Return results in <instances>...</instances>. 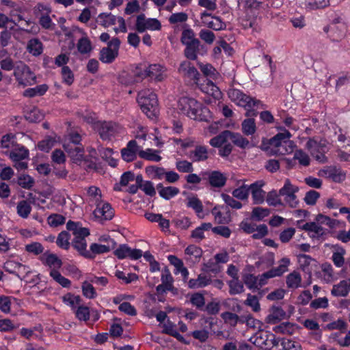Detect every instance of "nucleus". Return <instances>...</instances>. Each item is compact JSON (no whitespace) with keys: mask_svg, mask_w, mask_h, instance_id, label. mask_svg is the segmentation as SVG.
I'll use <instances>...</instances> for the list:
<instances>
[{"mask_svg":"<svg viewBox=\"0 0 350 350\" xmlns=\"http://www.w3.org/2000/svg\"><path fill=\"white\" fill-rule=\"evenodd\" d=\"M66 228L68 230L72 232L75 239H85V237L90 235L89 229L81 227L79 222L69 220L66 224Z\"/></svg>","mask_w":350,"mask_h":350,"instance_id":"12","label":"nucleus"},{"mask_svg":"<svg viewBox=\"0 0 350 350\" xmlns=\"http://www.w3.org/2000/svg\"><path fill=\"white\" fill-rule=\"evenodd\" d=\"M16 136L12 133H9L3 135L0 142V148L10 149L12 148L16 144Z\"/></svg>","mask_w":350,"mask_h":350,"instance_id":"35","label":"nucleus"},{"mask_svg":"<svg viewBox=\"0 0 350 350\" xmlns=\"http://www.w3.org/2000/svg\"><path fill=\"white\" fill-rule=\"evenodd\" d=\"M230 100L241 107L252 108L253 107H264V105L260 100L252 98L238 89L230 90L228 92Z\"/></svg>","mask_w":350,"mask_h":350,"instance_id":"6","label":"nucleus"},{"mask_svg":"<svg viewBox=\"0 0 350 350\" xmlns=\"http://www.w3.org/2000/svg\"><path fill=\"white\" fill-rule=\"evenodd\" d=\"M117 18L111 13H100L98 16V18L100 20V25L105 27L115 25Z\"/></svg>","mask_w":350,"mask_h":350,"instance_id":"36","label":"nucleus"},{"mask_svg":"<svg viewBox=\"0 0 350 350\" xmlns=\"http://www.w3.org/2000/svg\"><path fill=\"white\" fill-rule=\"evenodd\" d=\"M48 88H49L46 84L39 85L35 88L25 90L23 92V96L29 98H32L36 96H42L46 92Z\"/></svg>","mask_w":350,"mask_h":350,"instance_id":"23","label":"nucleus"},{"mask_svg":"<svg viewBox=\"0 0 350 350\" xmlns=\"http://www.w3.org/2000/svg\"><path fill=\"white\" fill-rule=\"evenodd\" d=\"M34 183V179L28 174H21L17 180L18 185L26 189H30L33 186Z\"/></svg>","mask_w":350,"mask_h":350,"instance_id":"44","label":"nucleus"},{"mask_svg":"<svg viewBox=\"0 0 350 350\" xmlns=\"http://www.w3.org/2000/svg\"><path fill=\"white\" fill-rule=\"evenodd\" d=\"M25 118L31 123H36L43 120L44 114L41 113L39 109L33 107L31 110L26 113Z\"/></svg>","mask_w":350,"mask_h":350,"instance_id":"32","label":"nucleus"},{"mask_svg":"<svg viewBox=\"0 0 350 350\" xmlns=\"http://www.w3.org/2000/svg\"><path fill=\"white\" fill-rule=\"evenodd\" d=\"M42 263L53 269H58L62 266V261L55 254H51L48 252H44L43 256L40 257Z\"/></svg>","mask_w":350,"mask_h":350,"instance_id":"16","label":"nucleus"},{"mask_svg":"<svg viewBox=\"0 0 350 350\" xmlns=\"http://www.w3.org/2000/svg\"><path fill=\"white\" fill-rule=\"evenodd\" d=\"M83 295L88 299H94L96 297V292L94 287L90 283L85 281L81 286Z\"/></svg>","mask_w":350,"mask_h":350,"instance_id":"49","label":"nucleus"},{"mask_svg":"<svg viewBox=\"0 0 350 350\" xmlns=\"http://www.w3.org/2000/svg\"><path fill=\"white\" fill-rule=\"evenodd\" d=\"M347 31V25L340 16L334 18L329 24L323 27V31L332 42L342 40L345 37Z\"/></svg>","mask_w":350,"mask_h":350,"instance_id":"4","label":"nucleus"},{"mask_svg":"<svg viewBox=\"0 0 350 350\" xmlns=\"http://www.w3.org/2000/svg\"><path fill=\"white\" fill-rule=\"evenodd\" d=\"M27 50L33 56H38L43 51L42 43L38 38L31 39L27 44Z\"/></svg>","mask_w":350,"mask_h":350,"instance_id":"26","label":"nucleus"},{"mask_svg":"<svg viewBox=\"0 0 350 350\" xmlns=\"http://www.w3.org/2000/svg\"><path fill=\"white\" fill-rule=\"evenodd\" d=\"M120 40L118 38H113L107 47H103L100 51L99 59L105 64H111L118 56Z\"/></svg>","mask_w":350,"mask_h":350,"instance_id":"8","label":"nucleus"},{"mask_svg":"<svg viewBox=\"0 0 350 350\" xmlns=\"http://www.w3.org/2000/svg\"><path fill=\"white\" fill-rule=\"evenodd\" d=\"M146 173L148 176H152V178L162 179L165 174V169L155 165H150L146 167Z\"/></svg>","mask_w":350,"mask_h":350,"instance_id":"38","label":"nucleus"},{"mask_svg":"<svg viewBox=\"0 0 350 350\" xmlns=\"http://www.w3.org/2000/svg\"><path fill=\"white\" fill-rule=\"evenodd\" d=\"M33 14L37 18H40L41 16H44L46 14H50L51 12V8L49 5H45L44 3H38L33 9Z\"/></svg>","mask_w":350,"mask_h":350,"instance_id":"50","label":"nucleus"},{"mask_svg":"<svg viewBox=\"0 0 350 350\" xmlns=\"http://www.w3.org/2000/svg\"><path fill=\"white\" fill-rule=\"evenodd\" d=\"M271 313L265 319L266 323L276 324L286 317V312L280 306H273L271 308Z\"/></svg>","mask_w":350,"mask_h":350,"instance_id":"17","label":"nucleus"},{"mask_svg":"<svg viewBox=\"0 0 350 350\" xmlns=\"http://www.w3.org/2000/svg\"><path fill=\"white\" fill-rule=\"evenodd\" d=\"M70 234L67 231H62L57 236V245L61 248L68 250L70 247Z\"/></svg>","mask_w":350,"mask_h":350,"instance_id":"40","label":"nucleus"},{"mask_svg":"<svg viewBox=\"0 0 350 350\" xmlns=\"http://www.w3.org/2000/svg\"><path fill=\"white\" fill-rule=\"evenodd\" d=\"M180 42L185 46L183 53L189 60H196L199 55H203L206 52L205 46L195 37L193 30L190 28L183 31Z\"/></svg>","mask_w":350,"mask_h":350,"instance_id":"1","label":"nucleus"},{"mask_svg":"<svg viewBox=\"0 0 350 350\" xmlns=\"http://www.w3.org/2000/svg\"><path fill=\"white\" fill-rule=\"evenodd\" d=\"M295 159L298 160L299 164L303 166H308L310 165V159L309 156L301 149L297 150L295 152Z\"/></svg>","mask_w":350,"mask_h":350,"instance_id":"60","label":"nucleus"},{"mask_svg":"<svg viewBox=\"0 0 350 350\" xmlns=\"http://www.w3.org/2000/svg\"><path fill=\"white\" fill-rule=\"evenodd\" d=\"M179 192L180 190L178 188L172 186H168L165 187V189H162L161 191H159V196L162 198L168 200L176 196Z\"/></svg>","mask_w":350,"mask_h":350,"instance_id":"46","label":"nucleus"},{"mask_svg":"<svg viewBox=\"0 0 350 350\" xmlns=\"http://www.w3.org/2000/svg\"><path fill=\"white\" fill-rule=\"evenodd\" d=\"M29 156V150L24 146H21L18 150L12 151L10 153V157L14 161H20L27 158Z\"/></svg>","mask_w":350,"mask_h":350,"instance_id":"42","label":"nucleus"},{"mask_svg":"<svg viewBox=\"0 0 350 350\" xmlns=\"http://www.w3.org/2000/svg\"><path fill=\"white\" fill-rule=\"evenodd\" d=\"M349 291L348 282L347 280H342L338 284L333 286L331 293L335 297H346Z\"/></svg>","mask_w":350,"mask_h":350,"instance_id":"20","label":"nucleus"},{"mask_svg":"<svg viewBox=\"0 0 350 350\" xmlns=\"http://www.w3.org/2000/svg\"><path fill=\"white\" fill-rule=\"evenodd\" d=\"M221 317L226 323L230 324L232 327L237 325L238 315L231 312H224L221 313Z\"/></svg>","mask_w":350,"mask_h":350,"instance_id":"63","label":"nucleus"},{"mask_svg":"<svg viewBox=\"0 0 350 350\" xmlns=\"http://www.w3.org/2000/svg\"><path fill=\"white\" fill-rule=\"evenodd\" d=\"M94 215L96 217L103 216L105 220H111L114 216V210L109 203L105 202L101 208L97 207L94 211Z\"/></svg>","mask_w":350,"mask_h":350,"instance_id":"18","label":"nucleus"},{"mask_svg":"<svg viewBox=\"0 0 350 350\" xmlns=\"http://www.w3.org/2000/svg\"><path fill=\"white\" fill-rule=\"evenodd\" d=\"M189 157L193 161H203L208 158L207 148L204 146H197L194 150L190 152Z\"/></svg>","mask_w":350,"mask_h":350,"instance_id":"21","label":"nucleus"},{"mask_svg":"<svg viewBox=\"0 0 350 350\" xmlns=\"http://www.w3.org/2000/svg\"><path fill=\"white\" fill-rule=\"evenodd\" d=\"M178 70L180 72L183 73L187 77L196 81L197 83L200 77V72L191 64L189 61H183L179 66Z\"/></svg>","mask_w":350,"mask_h":350,"instance_id":"14","label":"nucleus"},{"mask_svg":"<svg viewBox=\"0 0 350 350\" xmlns=\"http://www.w3.org/2000/svg\"><path fill=\"white\" fill-rule=\"evenodd\" d=\"M137 101L142 111L149 118L156 117L158 112V99L156 94L150 90L138 92Z\"/></svg>","mask_w":350,"mask_h":350,"instance_id":"2","label":"nucleus"},{"mask_svg":"<svg viewBox=\"0 0 350 350\" xmlns=\"http://www.w3.org/2000/svg\"><path fill=\"white\" fill-rule=\"evenodd\" d=\"M62 81L64 83L70 85L74 82V74L68 66H64L62 68Z\"/></svg>","mask_w":350,"mask_h":350,"instance_id":"56","label":"nucleus"},{"mask_svg":"<svg viewBox=\"0 0 350 350\" xmlns=\"http://www.w3.org/2000/svg\"><path fill=\"white\" fill-rule=\"evenodd\" d=\"M230 131L225 130L218 135L213 137L210 140V144L216 148H220L223 144H226L229 139Z\"/></svg>","mask_w":350,"mask_h":350,"instance_id":"27","label":"nucleus"},{"mask_svg":"<svg viewBox=\"0 0 350 350\" xmlns=\"http://www.w3.org/2000/svg\"><path fill=\"white\" fill-rule=\"evenodd\" d=\"M242 131L245 135H252L256 131L255 120L253 118L245 119L241 123Z\"/></svg>","mask_w":350,"mask_h":350,"instance_id":"28","label":"nucleus"},{"mask_svg":"<svg viewBox=\"0 0 350 350\" xmlns=\"http://www.w3.org/2000/svg\"><path fill=\"white\" fill-rule=\"evenodd\" d=\"M306 148L310 154L319 163H325L327 158L325 154L327 152V142L325 139L310 138L306 144Z\"/></svg>","mask_w":350,"mask_h":350,"instance_id":"3","label":"nucleus"},{"mask_svg":"<svg viewBox=\"0 0 350 350\" xmlns=\"http://www.w3.org/2000/svg\"><path fill=\"white\" fill-rule=\"evenodd\" d=\"M50 276L64 288H68L71 284L70 280L62 276L57 269H51Z\"/></svg>","mask_w":350,"mask_h":350,"instance_id":"34","label":"nucleus"},{"mask_svg":"<svg viewBox=\"0 0 350 350\" xmlns=\"http://www.w3.org/2000/svg\"><path fill=\"white\" fill-rule=\"evenodd\" d=\"M140 150V147L137 142L133 139L129 141L126 146L121 150V157L124 161L129 163L136 159Z\"/></svg>","mask_w":350,"mask_h":350,"instance_id":"10","label":"nucleus"},{"mask_svg":"<svg viewBox=\"0 0 350 350\" xmlns=\"http://www.w3.org/2000/svg\"><path fill=\"white\" fill-rule=\"evenodd\" d=\"M190 303L200 310H204L205 306V298L204 294L195 293L191 295Z\"/></svg>","mask_w":350,"mask_h":350,"instance_id":"33","label":"nucleus"},{"mask_svg":"<svg viewBox=\"0 0 350 350\" xmlns=\"http://www.w3.org/2000/svg\"><path fill=\"white\" fill-rule=\"evenodd\" d=\"M280 262V265L278 267L271 269L275 276H281L284 273L288 271L290 260L288 258H283L281 259Z\"/></svg>","mask_w":350,"mask_h":350,"instance_id":"55","label":"nucleus"},{"mask_svg":"<svg viewBox=\"0 0 350 350\" xmlns=\"http://www.w3.org/2000/svg\"><path fill=\"white\" fill-rule=\"evenodd\" d=\"M250 188L245 185L235 189L232 191V196L241 200H247L250 193Z\"/></svg>","mask_w":350,"mask_h":350,"instance_id":"45","label":"nucleus"},{"mask_svg":"<svg viewBox=\"0 0 350 350\" xmlns=\"http://www.w3.org/2000/svg\"><path fill=\"white\" fill-rule=\"evenodd\" d=\"M72 246L79 252V255L88 259L92 257V253L87 250V242L85 239H75L72 241Z\"/></svg>","mask_w":350,"mask_h":350,"instance_id":"19","label":"nucleus"},{"mask_svg":"<svg viewBox=\"0 0 350 350\" xmlns=\"http://www.w3.org/2000/svg\"><path fill=\"white\" fill-rule=\"evenodd\" d=\"M270 213L269 209L262 207H255L253 208L251 219L256 221H261L262 219L268 216Z\"/></svg>","mask_w":350,"mask_h":350,"instance_id":"48","label":"nucleus"},{"mask_svg":"<svg viewBox=\"0 0 350 350\" xmlns=\"http://www.w3.org/2000/svg\"><path fill=\"white\" fill-rule=\"evenodd\" d=\"M158 153V150L148 148L146 150H141L139 151V156L148 161L159 162L161 160V157Z\"/></svg>","mask_w":350,"mask_h":350,"instance_id":"25","label":"nucleus"},{"mask_svg":"<svg viewBox=\"0 0 350 350\" xmlns=\"http://www.w3.org/2000/svg\"><path fill=\"white\" fill-rule=\"evenodd\" d=\"M281 345L282 350H301V345L291 340H285L282 339Z\"/></svg>","mask_w":350,"mask_h":350,"instance_id":"64","label":"nucleus"},{"mask_svg":"<svg viewBox=\"0 0 350 350\" xmlns=\"http://www.w3.org/2000/svg\"><path fill=\"white\" fill-rule=\"evenodd\" d=\"M17 213L22 218L28 217L31 211V206L27 200H21L17 205Z\"/></svg>","mask_w":350,"mask_h":350,"instance_id":"37","label":"nucleus"},{"mask_svg":"<svg viewBox=\"0 0 350 350\" xmlns=\"http://www.w3.org/2000/svg\"><path fill=\"white\" fill-rule=\"evenodd\" d=\"M77 50L81 54H86L92 50L90 40L85 37L80 38L77 43Z\"/></svg>","mask_w":350,"mask_h":350,"instance_id":"39","label":"nucleus"},{"mask_svg":"<svg viewBox=\"0 0 350 350\" xmlns=\"http://www.w3.org/2000/svg\"><path fill=\"white\" fill-rule=\"evenodd\" d=\"M301 282V277L299 272L293 271L286 276V284L290 288H297Z\"/></svg>","mask_w":350,"mask_h":350,"instance_id":"31","label":"nucleus"},{"mask_svg":"<svg viewBox=\"0 0 350 350\" xmlns=\"http://www.w3.org/2000/svg\"><path fill=\"white\" fill-rule=\"evenodd\" d=\"M54 144L55 140L52 137H49L38 142V148L41 151L49 152Z\"/></svg>","mask_w":350,"mask_h":350,"instance_id":"61","label":"nucleus"},{"mask_svg":"<svg viewBox=\"0 0 350 350\" xmlns=\"http://www.w3.org/2000/svg\"><path fill=\"white\" fill-rule=\"evenodd\" d=\"M162 67L159 64H151L148 66L147 68V77H150L152 79H156L157 80H160L159 77L161 75Z\"/></svg>","mask_w":350,"mask_h":350,"instance_id":"59","label":"nucleus"},{"mask_svg":"<svg viewBox=\"0 0 350 350\" xmlns=\"http://www.w3.org/2000/svg\"><path fill=\"white\" fill-rule=\"evenodd\" d=\"M96 126L99 136L103 141H111L118 133V125L113 122H100Z\"/></svg>","mask_w":350,"mask_h":350,"instance_id":"9","label":"nucleus"},{"mask_svg":"<svg viewBox=\"0 0 350 350\" xmlns=\"http://www.w3.org/2000/svg\"><path fill=\"white\" fill-rule=\"evenodd\" d=\"M176 167L178 172L182 173H191L193 171L192 163L186 160L176 161Z\"/></svg>","mask_w":350,"mask_h":350,"instance_id":"57","label":"nucleus"},{"mask_svg":"<svg viewBox=\"0 0 350 350\" xmlns=\"http://www.w3.org/2000/svg\"><path fill=\"white\" fill-rule=\"evenodd\" d=\"M187 207L193 208L197 213L198 216L200 217L199 214L203 211V205L202 202L197 197L194 196L187 198Z\"/></svg>","mask_w":350,"mask_h":350,"instance_id":"43","label":"nucleus"},{"mask_svg":"<svg viewBox=\"0 0 350 350\" xmlns=\"http://www.w3.org/2000/svg\"><path fill=\"white\" fill-rule=\"evenodd\" d=\"M279 193H278L275 190L269 191L267 196V202L269 205L273 206L283 205Z\"/></svg>","mask_w":350,"mask_h":350,"instance_id":"54","label":"nucleus"},{"mask_svg":"<svg viewBox=\"0 0 350 350\" xmlns=\"http://www.w3.org/2000/svg\"><path fill=\"white\" fill-rule=\"evenodd\" d=\"M112 250L110 249L109 245L98 244V243H92L90 246V253H92V257L88 258V259L92 260L95 258L96 255L101 254L104 253H107L109 251Z\"/></svg>","mask_w":350,"mask_h":350,"instance_id":"30","label":"nucleus"},{"mask_svg":"<svg viewBox=\"0 0 350 350\" xmlns=\"http://www.w3.org/2000/svg\"><path fill=\"white\" fill-rule=\"evenodd\" d=\"M319 198L320 193L318 191L315 190H310L306 192L304 200L306 204L313 206L317 203V201Z\"/></svg>","mask_w":350,"mask_h":350,"instance_id":"62","label":"nucleus"},{"mask_svg":"<svg viewBox=\"0 0 350 350\" xmlns=\"http://www.w3.org/2000/svg\"><path fill=\"white\" fill-rule=\"evenodd\" d=\"M204 175L207 176L208 183L213 187L221 188L226 183L227 177L220 171L206 172Z\"/></svg>","mask_w":350,"mask_h":350,"instance_id":"11","label":"nucleus"},{"mask_svg":"<svg viewBox=\"0 0 350 350\" xmlns=\"http://www.w3.org/2000/svg\"><path fill=\"white\" fill-rule=\"evenodd\" d=\"M230 287L229 293L231 295L240 294L244 291L243 284L239 279H233L228 282Z\"/></svg>","mask_w":350,"mask_h":350,"instance_id":"47","label":"nucleus"},{"mask_svg":"<svg viewBox=\"0 0 350 350\" xmlns=\"http://www.w3.org/2000/svg\"><path fill=\"white\" fill-rule=\"evenodd\" d=\"M347 323L341 319L327 324L325 327L329 330L339 329L341 333H345L347 331Z\"/></svg>","mask_w":350,"mask_h":350,"instance_id":"53","label":"nucleus"},{"mask_svg":"<svg viewBox=\"0 0 350 350\" xmlns=\"http://www.w3.org/2000/svg\"><path fill=\"white\" fill-rule=\"evenodd\" d=\"M75 313L79 321H87L90 319V311L88 306H79Z\"/></svg>","mask_w":350,"mask_h":350,"instance_id":"52","label":"nucleus"},{"mask_svg":"<svg viewBox=\"0 0 350 350\" xmlns=\"http://www.w3.org/2000/svg\"><path fill=\"white\" fill-rule=\"evenodd\" d=\"M229 139L237 146L245 149L250 145L249 140L243 137L239 133H234L230 131Z\"/></svg>","mask_w":350,"mask_h":350,"instance_id":"22","label":"nucleus"},{"mask_svg":"<svg viewBox=\"0 0 350 350\" xmlns=\"http://www.w3.org/2000/svg\"><path fill=\"white\" fill-rule=\"evenodd\" d=\"M3 268L5 271H7L11 274H13V275H16V277H18V278L21 279L19 274L16 272V269L19 270L21 268L25 269L26 266L22 265L20 262L14 261V260H9L4 263Z\"/></svg>","mask_w":350,"mask_h":350,"instance_id":"29","label":"nucleus"},{"mask_svg":"<svg viewBox=\"0 0 350 350\" xmlns=\"http://www.w3.org/2000/svg\"><path fill=\"white\" fill-rule=\"evenodd\" d=\"M64 149L67 152L74 163L81 165L82 161H88V157H85L84 148L83 146H75V149H69V145H63Z\"/></svg>","mask_w":350,"mask_h":350,"instance_id":"13","label":"nucleus"},{"mask_svg":"<svg viewBox=\"0 0 350 350\" xmlns=\"http://www.w3.org/2000/svg\"><path fill=\"white\" fill-rule=\"evenodd\" d=\"M291 137V133L288 130L284 129L283 132L277 133L275 136L269 140L263 139L262 146H264V147H261V148L263 150H267L269 148L268 146H272L278 148L284 144L288 146V148H286V152L291 153L293 151V148L295 146L293 141L288 140Z\"/></svg>","mask_w":350,"mask_h":350,"instance_id":"5","label":"nucleus"},{"mask_svg":"<svg viewBox=\"0 0 350 350\" xmlns=\"http://www.w3.org/2000/svg\"><path fill=\"white\" fill-rule=\"evenodd\" d=\"M203 23L215 31L223 30L226 28V23L222 21L220 17L216 16H212L211 20H206Z\"/></svg>","mask_w":350,"mask_h":350,"instance_id":"24","label":"nucleus"},{"mask_svg":"<svg viewBox=\"0 0 350 350\" xmlns=\"http://www.w3.org/2000/svg\"><path fill=\"white\" fill-rule=\"evenodd\" d=\"M202 271L204 272H211L213 273H218L220 271V267L216 261L210 259L207 262L202 265Z\"/></svg>","mask_w":350,"mask_h":350,"instance_id":"58","label":"nucleus"},{"mask_svg":"<svg viewBox=\"0 0 350 350\" xmlns=\"http://www.w3.org/2000/svg\"><path fill=\"white\" fill-rule=\"evenodd\" d=\"M262 185V181H256L250 186L254 204H260L264 202L265 192L261 189Z\"/></svg>","mask_w":350,"mask_h":350,"instance_id":"15","label":"nucleus"},{"mask_svg":"<svg viewBox=\"0 0 350 350\" xmlns=\"http://www.w3.org/2000/svg\"><path fill=\"white\" fill-rule=\"evenodd\" d=\"M147 68L148 66L145 64H139L133 69L132 72L133 76L139 80L144 79L147 77Z\"/></svg>","mask_w":350,"mask_h":350,"instance_id":"51","label":"nucleus"},{"mask_svg":"<svg viewBox=\"0 0 350 350\" xmlns=\"http://www.w3.org/2000/svg\"><path fill=\"white\" fill-rule=\"evenodd\" d=\"M299 191V187L297 186L293 185L290 179L286 178L284 181V186L279 190V195L282 196H286L292 193H297Z\"/></svg>","mask_w":350,"mask_h":350,"instance_id":"41","label":"nucleus"},{"mask_svg":"<svg viewBox=\"0 0 350 350\" xmlns=\"http://www.w3.org/2000/svg\"><path fill=\"white\" fill-rule=\"evenodd\" d=\"M186 115L193 120L200 122H208L211 118L209 109L194 98H192Z\"/></svg>","mask_w":350,"mask_h":350,"instance_id":"7","label":"nucleus"}]
</instances>
